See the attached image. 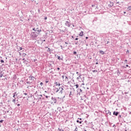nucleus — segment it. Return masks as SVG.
<instances>
[{
	"label": "nucleus",
	"mask_w": 131,
	"mask_h": 131,
	"mask_svg": "<svg viewBox=\"0 0 131 131\" xmlns=\"http://www.w3.org/2000/svg\"><path fill=\"white\" fill-rule=\"evenodd\" d=\"M60 84L59 82H56L55 83L54 88H55V90L56 92V93L59 92V93L61 94L63 93V89L60 87Z\"/></svg>",
	"instance_id": "nucleus-1"
},
{
	"label": "nucleus",
	"mask_w": 131,
	"mask_h": 131,
	"mask_svg": "<svg viewBox=\"0 0 131 131\" xmlns=\"http://www.w3.org/2000/svg\"><path fill=\"white\" fill-rule=\"evenodd\" d=\"M0 80H7V78L5 76L3 75L2 73H1L0 74Z\"/></svg>",
	"instance_id": "nucleus-2"
},
{
	"label": "nucleus",
	"mask_w": 131,
	"mask_h": 131,
	"mask_svg": "<svg viewBox=\"0 0 131 131\" xmlns=\"http://www.w3.org/2000/svg\"><path fill=\"white\" fill-rule=\"evenodd\" d=\"M38 35V33L35 32H32L31 33V36L33 38L34 37H37V36Z\"/></svg>",
	"instance_id": "nucleus-3"
},
{
	"label": "nucleus",
	"mask_w": 131,
	"mask_h": 131,
	"mask_svg": "<svg viewBox=\"0 0 131 131\" xmlns=\"http://www.w3.org/2000/svg\"><path fill=\"white\" fill-rule=\"evenodd\" d=\"M62 78H63V79H64V80H65L66 81H69V78H68V77L67 76H66L63 75V76H62Z\"/></svg>",
	"instance_id": "nucleus-4"
},
{
	"label": "nucleus",
	"mask_w": 131,
	"mask_h": 131,
	"mask_svg": "<svg viewBox=\"0 0 131 131\" xmlns=\"http://www.w3.org/2000/svg\"><path fill=\"white\" fill-rule=\"evenodd\" d=\"M51 99L52 100V103H56V101H57V100H56V99L55 98H54V97H52V98H51Z\"/></svg>",
	"instance_id": "nucleus-5"
},
{
	"label": "nucleus",
	"mask_w": 131,
	"mask_h": 131,
	"mask_svg": "<svg viewBox=\"0 0 131 131\" xmlns=\"http://www.w3.org/2000/svg\"><path fill=\"white\" fill-rule=\"evenodd\" d=\"M68 47L67 45H64L63 46H60V47H61V49L63 50V48H67Z\"/></svg>",
	"instance_id": "nucleus-6"
},
{
	"label": "nucleus",
	"mask_w": 131,
	"mask_h": 131,
	"mask_svg": "<svg viewBox=\"0 0 131 131\" xmlns=\"http://www.w3.org/2000/svg\"><path fill=\"white\" fill-rule=\"evenodd\" d=\"M119 114V113H118V112H113V115H115L116 116H117Z\"/></svg>",
	"instance_id": "nucleus-7"
},
{
	"label": "nucleus",
	"mask_w": 131,
	"mask_h": 131,
	"mask_svg": "<svg viewBox=\"0 0 131 131\" xmlns=\"http://www.w3.org/2000/svg\"><path fill=\"white\" fill-rule=\"evenodd\" d=\"M99 53L102 54V55H103V54H105L104 52H103V51H100Z\"/></svg>",
	"instance_id": "nucleus-8"
},
{
	"label": "nucleus",
	"mask_w": 131,
	"mask_h": 131,
	"mask_svg": "<svg viewBox=\"0 0 131 131\" xmlns=\"http://www.w3.org/2000/svg\"><path fill=\"white\" fill-rule=\"evenodd\" d=\"M79 35H80V36H83V31H81V32L80 33Z\"/></svg>",
	"instance_id": "nucleus-9"
},
{
	"label": "nucleus",
	"mask_w": 131,
	"mask_h": 131,
	"mask_svg": "<svg viewBox=\"0 0 131 131\" xmlns=\"http://www.w3.org/2000/svg\"><path fill=\"white\" fill-rule=\"evenodd\" d=\"M29 78L31 80H34L35 78L33 76H30Z\"/></svg>",
	"instance_id": "nucleus-10"
},
{
	"label": "nucleus",
	"mask_w": 131,
	"mask_h": 131,
	"mask_svg": "<svg viewBox=\"0 0 131 131\" xmlns=\"http://www.w3.org/2000/svg\"><path fill=\"white\" fill-rule=\"evenodd\" d=\"M76 122H77V123H79V124H81L82 123V121H80V122H79V120H77V121H76Z\"/></svg>",
	"instance_id": "nucleus-11"
},
{
	"label": "nucleus",
	"mask_w": 131,
	"mask_h": 131,
	"mask_svg": "<svg viewBox=\"0 0 131 131\" xmlns=\"http://www.w3.org/2000/svg\"><path fill=\"white\" fill-rule=\"evenodd\" d=\"M74 86H76V89H78V87H79V84H77L75 85Z\"/></svg>",
	"instance_id": "nucleus-12"
},
{
	"label": "nucleus",
	"mask_w": 131,
	"mask_h": 131,
	"mask_svg": "<svg viewBox=\"0 0 131 131\" xmlns=\"http://www.w3.org/2000/svg\"><path fill=\"white\" fill-rule=\"evenodd\" d=\"M127 9H128V10H131V6H128Z\"/></svg>",
	"instance_id": "nucleus-13"
},
{
	"label": "nucleus",
	"mask_w": 131,
	"mask_h": 131,
	"mask_svg": "<svg viewBox=\"0 0 131 131\" xmlns=\"http://www.w3.org/2000/svg\"><path fill=\"white\" fill-rule=\"evenodd\" d=\"M93 73H97L98 71L97 70H94V71H93Z\"/></svg>",
	"instance_id": "nucleus-14"
},
{
	"label": "nucleus",
	"mask_w": 131,
	"mask_h": 131,
	"mask_svg": "<svg viewBox=\"0 0 131 131\" xmlns=\"http://www.w3.org/2000/svg\"><path fill=\"white\" fill-rule=\"evenodd\" d=\"M37 32H38V33H41V30H37Z\"/></svg>",
	"instance_id": "nucleus-15"
},
{
	"label": "nucleus",
	"mask_w": 131,
	"mask_h": 131,
	"mask_svg": "<svg viewBox=\"0 0 131 131\" xmlns=\"http://www.w3.org/2000/svg\"><path fill=\"white\" fill-rule=\"evenodd\" d=\"M48 52H51V49L50 48H48Z\"/></svg>",
	"instance_id": "nucleus-16"
},
{
	"label": "nucleus",
	"mask_w": 131,
	"mask_h": 131,
	"mask_svg": "<svg viewBox=\"0 0 131 131\" xmlns=\"http://www.w3.org/2000/svg\"><path fill=\"white\" fill-rule=\"evenodd\" d=\"M65 43L66 45L71 44V43H69L68 42H66Z\"/></svg>",
	"instance_id": "nucleus-17"
},
{
	"label": "nucleus",
	"mask_w": 131,
	"mask_h": 131,
	"mask_svg": "<svg viewBox=\"0 0 131 131\" xmlns=\"http://www.w3.org/2000/svg\"><path fill=\"white\" fill-rule=\"evenodd\" d=\"M73 54H74V55H76V54H77V52H73Z\"/></svg>",
	"instance_id": "nucleus-18"
},
{
	"label": "nucleus",
	"mask_w": 131,
	"mask_h": 131,
	"mask_svg": "<svg viewBox=\"0 0 131 131\" xmlns=\"http://www.w3.org/2000/svg\"><path fill=\"white\" fill-rule=\"evenodd\" d=\"M12 101H13V102H15L16 101V99H13Z\"/></svg>",
	"instance_id": "nucleus-19"
},
{
	"label": "nucleus",
	"mask_w": 131,
	"mask_h": 131,
	"mask_svg": "<svg viewBox=\"0 0 131 131\" xmlns=\"http://www.w3.org/2000/svg\"><path fill=\"white\" fill-rule=\"evenodd\" d=\"M40 84L41 86H42L43 85V83L42 82H41Z\"/></svg>",
	"instance_id": "nucleus-20"
},
{
	"label": "nucleus",
	"mask_w": 131,
	"mask_h": 131,
	"mask_svg": "<svg viewBox=\"0 0 131 131\" xmlns=\"http://www.w3.org/2000/svg\"><path fill=\"white\" fill-rule=\"evenodd\" d=\"M58 60H60V56H58Z\"/></svg>",
	"instance_id": "nucleus-21"
},
{
	"label": "nucleus",
	"mask_w": 131,
	"mask_h": 131,
	"mask_svg": "<svg viewBox=\"0 0 131 131\" xmlns=\"http://www.w3.org/2000/svg\"><path fill=\"white\" fill-rule=\"evenodd\" d=\"M1 62H2V63H4V62H5V61H4L3 60H1Z\"/></svg>",
	"instance_id": "nucleus-22"
},
{
	"label": "nucleus",
	"mask_w": 131,
	"mask_h": 131,
	"mask_svg": "<svg viewBox=\"0 0 131 131\" xmlns=\"http://www.w3.org/2000/svg\"><path fill=\"white\" fill-rule=\"evenodd\" d=\"M15 96H15V94H14L13 96V98H15Z\"/></svg>",
	"instance_id": "nucleus-23"
},
{
	"label": "nucleus",
	"mask_w": 131,
	"mask_h": 131,
	"mask_svg": "<svg viewBox=\"0 0 131 131\" xmlns=\"http://www.w3.org/2000/svg\"><path fill=\"white\" fill-rule=\"evenodd\" d=\"M46 83H49V80H47L46 81Z\"/></svg>",
	"instance_id": "nucleus-24"
},
{
	"label": "nucleus",
	"mask_w": 131,
	"mask_h": 131,
	"mask_svg": "<svg viewBox=\"0 0 131 131\" xmlns=\"http://www.w3.org/2000/svg\"><path fill=\"white\" fill-rule=\"evenodd\" d=\"M59 131H64V130H63L62 129H60Z\"/></svg>",
	"instance_id": "nucleus-25"
},
{
	"label": "nucleus",
	"mask_w": 131,
	"mask_h": 131,
	"mask_svg": "<svg viewBox=\"0 0 131 131\" xmlns=\"http://www.w3.org/2000/svg\"><path fill=\"white\" fill-rule=\"evenodd\" d=\"M78 38H76L75 40H78Z\"/></svg>",
	"instance_id": "nucleus-26"
},
{
	"label": "nucleus",
	"mask_w": 131,
	"mask_h": 131,
	"mask_svg": "<svg viewBox=\"0 0 131 131\" xmlns=\"http://www.w3.org/2000/svg\"><path fill=\"white\" fill-rule=\"evenodd\" d=\"M25 95L27 96V93H24V94Z\"/></svg>",
	"instance_id": "nucleus-27"
},
{
	"label": "nucleus",
	"mask_w": 131,
	"mask_h": 131,
	"mask_svg": "<svg viewBox=\"0 0 131 131\" xmlns=\"http://www.w3.org/2000/svg\"><path fill=\"white\" fill-rule=\"evenodd\" d=\"M3 121V120H1V121H0V123H2Z\"/></svg>",
	"instance_id": "nucleus-28"
},
{
	"label": "nucleus",
	"mask_w": 131,
	"mask_h": 131,
	"mask_svg": "<svg viewBox=\"0 0 131 131\" xmlns=\"http://www.w3.org/2000/svg\"><path fill=\"white\" fill-rule=\"evenodd\" d=\"M33 31H36V30H35V28H33Z\"/></svg>",
	"instance_id": "nucleus-29"
},
{
	"label": "nucleus",
	"mask_w": 131,
	"mask_h": 131,
	"mask_svg": "<svg viewBox=\"0 0 131 131\" xmlns=\"http://www.w3.org/2000/svg\"><path fill=\"white\" fill-rule=\"evenodd\" d=\"M47 19V17H45V19L46 20Z\"/></svg>",
	"instance_id": "nucleus-30"
},
{
	"label": "nucleus",
	"mask_w": 131,
	"mask_h": 131,
	"mask_svg": "<svg viewBox=\"0 0 131 131\" xmlns=\"http://www.w3.org/2000/svg\"><path fill=\"white\" fill-rule=\"evenodd\" d=\"M88 38H89L88 37H85V39H88Z\"/></svg>",
	"instance_id": "nucleus-31"
},
{
	"label": "nucleus",
	"mask_w": 131,
	"mask_h": 131,
	"mask_svg": "<svg viewBox=\"0 0 131 131\" xmlns=\"http://www.w3.org/2000/svg\"><path fill=\"white\" fill-rule=\"evenodd\" d=\"M46 98H49V96H46Z\"/></svg>",
	"instance_id": "nucleus-32"
},
{
	"label": "nucleus",
	"mask_w": 131,
	"mask_h": 131,
	"mask_svg": "<svg viewBox=\"0 0 131 131\" xmlns=\"http://www.w3.org/2000/svg\"><path fill=\"white\" fill-rule=\"evenodd\" d=\"M78 119H79L80 120H82L81 118H78Z\"/></svg>",
	"instance_id": "nucleus-33"
},
{
	"label": "nucleus",
	"mask_w": 131,
	"mask_h": 131,
	"mask_svg": "<svg viewBox=\"0 0 131 131\" xmlns=\"http://www.w3.org/2000/svg\"><path fill=\"white\" fill-rule=\"evenodd\" d=\"M57 70H60V68H57Z\"/></svg>",
	"instance_id": "nucleus-34"
},
{
	"label": "nucleus",
	"mask_w": 131,
	"mask_h": 131,
	"mask_svg": "<svg viewBox=\"0 0 131 131\" xmlns=\"http://www.w3.org/2000/svg\"><path fill=\"white\" fill-rule=\"evenodd\" d=\"M126 52H127V53H129V50H127Z\"/></svg>",
	"instance_id": "nucleus-35"
},
{
	"label": "nucleus",
	"mask_w": 131,
	"mask_h": 131,
	"mask_svg": "<svg viewBox=\"0 0 131 131\" xmlns=\"http://www.w3.org/2000/svg\"><path fill=\"white\" fill-rule=\"evenodd\" d=\"M126 67H128L129 66L127 64V65L126 66Z\"/></svg>",
	"instance_id": "nucleus-36"
},
{
	"label": "nucleus",
	"mask_w": 131,
	"mask_h": 131,
	"mask_svg": "<svg viewBox=\"0 0 131 131\" xmlns=\"http://www.w3.org/2000/svg\"><path fill=\"white\" fill-rule=\"evenodd\" d=\"M20 50H22V47H20Z\"/></svg>",
	"instance_id": "nucleus-37"
},
{
	"label": "nucleus",
	"mask_w": 131,
	"mask_h": 131,
	"mask_svg": "<svg viewBox=\"0 0 131 131\" xmlns=\"http://www.w3.org/2000/svg\"><path fill=\"white\" fill-rule=\"evenodd\" d=\"M17 106H20V104H17Z\"/></svg>",
	"instance_id": "nucleus-38"
},
{
	"label": "nucleus",
	"mask_w": 131,
	"mask_h": 131,
	"mask_svg": "<svg viewBox=\"0 0 131 131\" xmlns=\"http://www.w3.org/2000/svg\"><path fill=\"white\" fill-rule=\"evenodd\" d=\"M75 130H76V131H77V128H76L75 129Z\"/></svg>",
	"instance_id": "nucleus-39"
},
{
	"label": "nucleus",
	"mask_w": 131,
	"mask_h": 131,
	"mask_svg": "<svg viewBox=\"0 0 131 131\" xmlns=\"http://www.w3.org/2000/svg\"><path fill=\"white\" fill-rule=\"evenodd\" d=\"M76 74H78V72H76Z\"/></svg>",
	"instance_id": "nucleus-40"
},
{
	"label": "nucleus",
	"mask_w": 131,
	"mask_h": 131,
	"mask_svg": "<svg viewBox=\"0 0 131 131\" xmlns=\"http://www.w3.org/2000/svg\"><path fill=\"white\" fill-rule=\"evenodd\" d=\"M124 14H126V12H124Z\"/></svg>",
	"instance_id": "nucleus-41"
},
{
	"label": "nucleus",
	"mask_w": 131,
	"mask_h": 131,
	"mask_svg": "<svg viewBox=\"0 0 131 131\" xmlns=\"http://www.w3.org/2000/svg\"><path fill=\"white\" fill-rule=\"evenodd\" d=\"M71 94H70V96L71 95V92H70Z\"/></svg>",
	"instance_id": "nucleus-42"
},
{
	"label": "nucleus",
	"mask_w": 131,
	"mask_h": 131,
	"mask_svg": "<svg viewBox=\"0 0 131 131\" xmlns=\"http://www.w3.org/2000/svg\"><path fill=\"white\" fill-rule=\"evenodd\" d=\"M98 64V62H96V64Z\"/></svg>",
	"instance_id": "nucleus-43"
},
{
	"label": "nucleus",
	"mask_w": 131,
	"mask_h": 131,
	"mask_svg": "<svg viewBox=\"0 0 131 131\" xmlns=\"http://www.w3.org/2000/svg\"><path fill=\"white\" fill-rule=\"evenodd\" d=\"M108 43V41H107V43Z\"/></svg>",
	"instance_id": "nucleus-44"
},
{
	"label": "nucleus",
	"mask_w": 131,
	"mask_h": 131,
	"mask_svg": "<svg viewBox=\"0 0 131 131\" xmlns=\"http://www.w3.org/2000/svg\"><path fill=\"white\" fill-rule=\"evenodd\" d=\"M46 48H48V47H46Z\"/></svg>",
	"instance_id": "nucleus-45"
},
{
	"label": "nucleus",
	"mask_w": 131,
	"mask_h": 131,
	"mask_svg": "<svg viewBox=\"0 0 131 131\" xmlns=\"http://www.w3.org/2000/svg\"><path fill=\"white\" fill-rule=\"evenodd\" d=\"M84 131H86V130H85Z\"/></svg>",
	"instance_id": "nucleus-46"
},
{
	"label": "nucleus",
	"mask_w": 131,
	"mask_h": 131,
	"mask_svg": "<svg viewBox=\"0 0 131 131\" xmlns=\"http://www.w3.org/2000/svg\"><path fill=\"white\" fill-rule=\"evenodd\" d=\"M38 11H39V10H38Z\"/></svg>",
	"instance_id": "nucleus-47"
}]
</instances>
